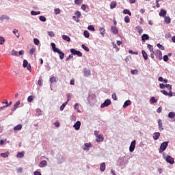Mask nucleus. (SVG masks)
Here are the masks:
<instances>
[{"label":"nucleus","mask_w":175,"mask_h":175,"mask_svg":"<svg viewBox=\"0 0 175 175\" xmlns=\"http://www.w3.org/2000/svg\"><path fill=\"white\" fill-rule=\"evenodd\" d=\"M163 158H164L167 163H170V165H174V159L172 157V156H166L165 153H163Z\"/></svg>","instance_id":"f257e3e1"},{"label":"nucleus","mask_w":175,"mask_h":175,"mask_svg":"<svg viewBox=\"0 0 175 175\" xmlns=\"http://www.w3.org/2000/svg\"><path fill=\"white\" fill-rule=\"evenodd\" d=\"M117 163L118 166H125L128 163V161L125 160V157H122L118 159Z\"/></svg>","instance_id":"f03ea898"},{"label":"nucleus","mask_w":175,"mask_h":175,"mask_svg":"<svg viewBox=\"0 0 175 175\" xmlns=\"http://www.w3.org/2000/svg\"><path fill=\"white\" fill-rule=\"evenodd\" d=\"M167 146H169V142H163L162 144H161L160 146V149H159V153L162 154V152H163V151H165V150H166V148H167Z\"/></svg>","instance_id":"7ed1b4c3"},{"label":"nucleus","mask_w":175,"mask_h":175,"mask_svg":"<svg viewBox=\"0 0 175 175\" xmlns=\"http://www.w3.org/2000/svg\"><path fill=\"white\" fill-rule=\"evenodd\" d=\"M111 105V100H110V99H107L101 104L100 107L101 109H103L104 107H107V106H110Z\"/></svg>","instance_id":"20e7f679"},{"label":"nucleus","mask_w":175,"mask_h":175,"mask_svg":"<svg viewBox=\"0 0 175 175\" xmlns=\"http://www.w3.org/2000/svg\"><path fill=\"white\" fill-rule=\"evenodd\" d=\"M136 148V140H133L129 147L130 152H133L135 151V148Z\"/></svg>","instance_id":"39448f33"},{"label":"nucleus","mask_w":175,"mask_h":175,"mask_svg":"<svg viewBox=\"0 0 175 175\" xmlns=\"http://www.w3.org/2000/svg\"><path fill=\"white\" fill-rule=\"evenodd\" d=\"M83 76L85 77H90L91 76V70L88 69L87 68H83Z\"/></svg>","instance_id":"423d86ee"},{"label":"nucleus","mask_w":175,"mask_h":175,"mask_svg":"<svg viewBox=\"0 0 175 175\" xmlns=\"http://www.w3.org/2000/svg\"><path fill=\"white\" fill-rule=\"evenodd\" d=\"M154 55H156L157 58H158V59H159V61H161V59H162V51H161L160 50H157L155 52Z\"/></svg>","instance_id":"0eeeda50"},{"label":"nucleus","mask_w":175,"mask_h":175,"mask_svg":"<svg viewBox=\"0 0 175 175\" xmlns=\"http://www.w3.org/2000/svg\"><path fill=\"white\" fill-rule=\"evenodd\" d=\"M23 68H27V70H31V64L28 65V61L26 59L23 60Z\"/></svg>","instance_id":"6e6552de"},{"label":"nucleus","mask_w":175,"mask_h":175,"mask_svg":"<svg viewBox=\"0 0 175 175\" xmlns=\"http://www.w3.org/2000/svg\"><path fill=\"white\" fill-rule=\"evenodd\" d=\"M148 39H150V36H148V34H143L142 36V43L143 44H144V43L146 42V40H148Z\"/></svg>","instance_id":"1a4fd4ad"},{"label":"nucleus","mask_w":175,"mask_h":175,"mask_svg":"<svg viewBox=\"0 0 175 175\" xmlns=\"http://www.w3.org/2000/svg\"><path fill=\"white\" fill-rule=\"evenodd\" d=\"M80 126H81V122L80 121H77L73 125V128H75V131H79V129H80Z\"/></svg>","instance_id":"9d476101"},{"label":"nucleus","mask_w":175,"mask_h":175,"mask_svg":"<svg viewBox=\"0 0 175 175\" xmlns=\"http://www.w3.org/2000/svg\"><path fill=\"white\" fill-rule=\"evenodd\" d=\"M90 147H91V143H85L84 146L82 147V148L83 150H84V151H89Z\"/></svg>","instance_id":"9b49d317"},{"label":"nucleus","mask_w":175,"mask_h":175,"mask_svg":"<svg viewBox=\"0 0 175 175\" xmlns=\"http://www.w3.org/2000/svg\"><path fill=\"white\" fill-rule=\"evenodd\" d=\"M111 32H112V33H114V35H117V33H118V29L116 26H111Z\"/></svg>","instance_id":"f8f14e48"},{"label":"nucleus","mask_w":175,"mask_h":175,"mask_svg":"<svg viewBox=\"0 0 175 175\" xmlns=\"http://www.w3.org/2000/svg\"><path fill=\"white\" fill-rule=\"evenodd\" d=\"M158 126L160 132H162V131H163V125L162 124V120L161 119L158 120Z\"/></svg>","instance_id":"ddd939ff"},{"label":"nucleus","mask_w":175,"mask_h":175,"mask_svg":"<svg viewBox=\"0 0 175 175\" xmlns=\"http://www.w3.org/2000/svg\"><path fill=\"white\" fill-rule=\"evenodd\" d=\"M39 167H46L47 166V161L46 160L42 161L39 164H38Z\"/></svg>","instance_id":"4468645a"},{"label":"nucleus","mask_w":175,"mask_h":175,"mask_svg":"<svg viewBox=\"0 0 175 175\" xmlns=\"http://www.w3.org/2000/svg\"><path fill=\"white\" fill-rule=\"evenodd\" d=\"M49 81L51 83V84H55L58 81V78L56 77H52L50 78Z\"/></svg>","instance_id":"2eb2a0df"},{"label":"nucleus","mask_w":175,"mask_h":175,"mask_svg":"<svg viewBox=\"0 0 175 175\" xmlns=\"http://www.w3.org/2000/svg\"><path fill=\"white\" fill-rule=\"evenodd\" d=\"M18 106H20V100H18L14 105V107L11 109L12 111H16L17 109L18 108Z\"/></svg>","instance_id":"dca6fc26"},{"label":"nucleus","mask_w":175,"mask_h":175,"mask_svg":"<svg viewBox=\"0 0 175 175\" xmlns=\"http://www.w3.org/2000/svg\"><path fill=\"white\" fill-rule=\"evenodd\" d=\"M142 57H144V59L145 61H147L148 59V55L147 54V53L146 52V51L142 50Z\"/></svg>","instance_id":"f3484780"},{"label":"nucleus","mask_w":175,"mask_h":175,"mask_svg":"<svg viewBox=\"0 0 175 175\" xmlns=\"http://www.w3.org/2000/svg\"><path fill=\"white\" fill-rule=\"evenodd\" d=\"M159 136H161V133L156 132L153 133V140H158L159 139Z\"/></svg>","instance_id":"a211bd4d"},{"label":"nucleus","mask_w":175,"mask_h":175,"mask_svg":"<svg viewBox=\"0 0 175 175\" xmlns=\"http://www.w3.org/2000/svg\"><path fill=\"white\" fill-rule=\"evenodd\" d=\"M131 103H132V102L131 101V100H126L123 105V109L128 107V106L131 105Z\"/></svg>","instance_id":"6ab92c4d"},{"label":"nucleus","mask_w":175,"mask_h":175,"mask_svg":"<svg viewBox=\"0 0 175 175\" xmlns=\"http://www.w3.org/2000/svg\"><path fill=\"white\" fill-rule=\"evenodd\" d=\"M1 21H3V20L9 21L10 20V17L8 15H2L0 16Z\"/></svg>","instance_id":"aec40b11"},{"label":"nucleus","mask_w":175,"mask_h":175,"mask_svg":"<svg viewBox=\"0 0 175 175\" xmlns=\"http://www.w3.org/2000/svg\"><path fill=\"white\" fill-rule=\"evenodd\" d=\"M56 53H58L59 55V59H64V57H65V53L64 52L61 51V50H58Z\"/></svg>","instance_id":"412c9836"},{"label":"nucleus","mask_w":175,"mask_h":175,"mask_svg":"<svg viewBox=\"0 0 175 175\" xmlns=\"http://www.w3.org/2000/svg\"><path fill=\"white\" fill-rule=\"evenodd\" d=\"M103 140H104L103 135H100L98 137H96L97 143H100V142H103Z\"/></svg>","instance_id":"4be33fe9"},{"label":"nucleus","mask_w":175,"mask_h":175,"mask_svg":"<svg viewBox=\"0 0 175 175\" xmlns=\"http://www.w3.org/2000/svg\"><path fill=\"white\" fill-rule=\"evenodd\" d=\"M100 172H105L106 170V163H102L100 165Z\"/></svg>","instance_id":"5701e85b"},{"label":"nucleus","mask_w":175,"mask_h":175,"mask_svg":"<svg viewBox=\"0 0 175 175\" xmlns=\"http://www.w3.org/2000/svg\"><path fill=\"white\" fill-rule=\"evenodd\" d=\"M51 46H52L54 53H57L59 50V49L55 47V43L54 42H51Z\"/></svg>","instance_id":"b1692460"},{"label":"nucleus","mask_w":175,"mask_h":175,"mask_svg":"<svg viewBox=\"0 0 175 175\" xmlns=\"http://www.w3.org/2000/svg\"><path fill=\"white\" fill-rule=\"evenodd\" d=\"M166 10L162 9L161 11H160V13H159V16L161 17H166Z\"/></svg>","instance_id":"393cba45"},{"label":"nucleus","mask_w":175,"mask_h":175,"mask_svg":"<svg viewBox=\"0 0 175 175\" xmlns=\"http://www.w3.org/2000/svg\"><path fill=\"white\" fill-rule=\"evenodd\" d=\"M23 125L21 124H18L14 128V131H21Z\"/></svg>","instance_id":"a878e982"},{"label":"nucleus","mask_w":175,"mask_h":175,"mask_svg":"<svg viewBox=\"0 0 175 175\" xmlns=\"http://www.w3.org/2000/svg\"><path fill=\"white\" fill-rule=\"evenodd\" d=\"M24 152H19L16 154V158H24Z\"/></svg>","instance_id":"bb28decb"},{"label":"nucleus","mask_w":175,"mask_h":175,"mask_svg":"<svg viewBox=\"0 0 175 175\" xmlns=\"http://www.w3.org/2000/svg\"><path fill=\"white\" fill-rule=\"evenodd\" d=\"M62 39L64 40H66V42H70V38L66 35H63L62 36Z\"/></svg>","instance_id":"cd10ccee"},{"label":"nucleus","mask_w":175,"mask_h":175,"mask_svg":"<svg viewBox=\"0 0 175 175\" xmlns=\"http://www.w3.org/2000/svg\"><path fill=\"white\" fill-rule=\"evenodd\" d=\"M164 21H165V23H166V24H170V21H172V20L170 19V17L169 16H165Z\"/></svg>","instance_id":"c85d7f7f"},{"label":"nucleus","mask_w":175,"mask_h":175,"mask_svg":"<svg viewBox=\"0 0 175 175\" xmlns=\"http://www.w3.org/2000/svg\"><path fill=\"white\" fill-rule=\"evenodd\" d=\"M75 15H76L77 17V19L75 20V21H77V22L79 23V18H80V16H81V12H80V11H77V12H75Z\"/></svg>","instance_id":"c756f323"},{"label":"nucleus","mask_w":175,"mask_h":175,"mask_svg":"<svg viewBox=\"0 0 175 175\" xmlns=\"http://www.w3.org/2000/svg\"><path fill=\"white\" fill-rule=\"evenodd\" d=\"M66 105H68V101L64 103L62 105V106L60 107V109H59L60 111H63V110H64V109H65Z\"/></svg>","instance_id":"7c9ffc66"},{"label":"nucleus","mask_w":175,"mask_h":175,"mask_svg":"<svg viewBox=\"0 0 175 175\" xmlns=\"http://www.w3.org/2000/svg\"><path fill=\"white\" fill-rule=\"evenodd\" d=\"M135 28L138 33H143V29L140 26H137Z\"/></svg>","instance_id":"2f4dec72"},{"label":"nucleus","mask_w":175,"mask_h":175,"mask_svg":"<svg viewBox=\"0 0 175 175\" xmlns=\"http://www.w3.org/2000/svg\"><path fill=\"white\" fill-rule=\"evenodd\" d=\"M123 13H124V14H129V16H132V13L128 9L123 10Z\"/></svg>","instance_id":"473e14b6"},{"label":"nucleus","mask_w":175,"mask_h":175,"mask_svg":"<svg viewBox=\"0 0 175 175\" xmlns=\"http://www.w3.org/2000/svg\"><path fill=\"white\" fill-rule=\"evenodd\" d=\"M147 47L150 53H152V51H154V47L152 46V45L148 44Z\"/></svg>","instance_id":"72a5a7b5"},{"label":"nucleus","mask_w":175,"mask_h":175,"mask_svg":"<svg viewBox=\"0 0 175 175\" xmlns=\"http://www.w3.org/2000/svg\"><path fill=\"white\" fill-rule=\"evenodd\" d=\"M168 117H169V118H171V119L175 118V113L174 112H170L168 113Z\"/></svg>","instance_id":"f704fd0d"},{"label":"nucleus","mask_w":175,"mask_h":175,"mask_svg":"<svg viewBox=\"0 0 175 175\" xmlns=\"http://www.w3.org/2000/svg\"><path fill=\"white\" fill-rule=\"evenodd\" d=\"M83 36H85V38H87L88 39V38H90V32H88V31L85 30L83 31Z\"/></svg>","instance_id":"c9c22d12"},{"label":"nucleus","mask_w":175,"mask_h":175,"mask_svg":"<svg viewBox=\"0 0 175 175\" xmlns=\"http://www.w3.org/2000/svg\"><path fill=\"white\" fill-rule=\"evenodd\" d=\"M0 157H1L2 158H8V157H9V153L8 152L1 153Z\"/></svg>","instance_id":"e433bc0d"},{"label":"nucleus","mask_w":175,"mask_h":175,"mask_svg":"<svg viewBox=\"0 0 175 175\" xmlns=\"http://www.w3.org/2000/svg\"><path fill=\"white\" fill-rule=\"evenodd\" d=\"M88 29L89 31H95V27H94V25H89V26L88 27Z\"/></svg>","instance_id":"4c0bfd02"},{"label":"nucleus","mask_w":175,"mask_h":175,"mask_svg":"<svg viewBox=\"0 0 175 175\" xmlns=\"http://www.w3.org/2000/svg\"><path fill=\"white\" fill-rule=\"evenodd\" d=\"M70 51L72 55H76L77 53V50L75 49H71Z\"/></svg>","instance_id":"58836bf2"},{"label":"nucleus","mask_w":175,"mask_h":175,"mask_svg":"<svg viewBox=\"0 0 175 175\" xmlns=\"http://www.w3.org/2000/svg\"><path fill=\"white\" fill-rule=\"evenodd\" d=\"M150 100L151 103H157V102H158V100H157V98H155L154 96L151 97Z\"/></svg>","instance_id":"ea45409f"},{"label":"nucleus","mask_w":175,"mask_h":175,"mask_svg":"<svg viewBox=\"0 0 175 175\" xmlns=\"http://www.w3.org/2000/svg\"><path fill=\"white\" fill-rule=\"evenodd\" d=\"M64 162H65V157H64V156H62L58 161V163H64Z\"/></svg>","instance_id":"a19ab883"},{"label":"nucleus","mask_w":175,"mask_h":175,"mask_svg":"<svg viewBox=\"0 0 175 175\" xmlns=\"http://www.w3.org/2000/svg\"><path fill=\"white\" fill-rule=\"evenodd\" d=\"M117 6V3L116 2H111L110 4V8L111 9H114Z\"/></svg>","instance_id":"79ce46f5"},{"label":"nucleus","mask_w":175,"mask_h":175,"mask_svg":"<svg viewBox=\"0 0 175 175\" xmlns=\"http://www.w3.org/2000/svg\"><path fill=\"white\" fill-rule=\"evenodd\" d=\"M82 49H83V50H85V51H90V48H88V46H85V44H82L81 46Z\"/></svg>","instance_id":"37998d69"},{"label":"nucleus","mask_w":175,"mask_h":175,"mask_svg":"<svg viewBox=\"0 0 175 175\" xmlns=\"http://www.w3.org/2000/svg\"><path fill=\"white\" fill-rule=\"evenodd\" d=\"M33 42L36 44V46H39V43H40V41H39V39L38 38H34Z\"/></svg>","instance_id":"c03bdc74"},{"label":"nucleus","mask_w":175,"mask_h":175,"mask_svg":"<svg viewBox=\"0 0 175 175\" xmlns=\"http://www.w3.org/2000/svg\"><path fill=\"white\" fill-rule=\"evenodd\" d=\"M11 55H15V57H18V52H17L14 50H12V52H11Z\"/></svg>","instance_id":"a18cd8bd"},{"label":"nucleus","mask_w":175,"mask_h":175,"mask_svg":"<svg viewBox=\"0 0 175 175\" xmlns=\"http://www.w3.org/2000/svg\"><path fill=\"white\" fill-rule=\"evenodd\" d=\"M13 33L16 35V38H20V33H18V30H14Z\"/></svg>","instance_id":"49530a36"},{"label":"nucleus","mask_w":175,"mask_h":175,"mask_svg":"<svg viewBox=\"0 0 175 175\" xmlns=\"http://www.w3.org/2000/svg\"><path fill=\"white\" fill-rule=\"evenodd\" d=\"M129 54H134L135 55H139V52L133 51L132 50L129 51Z\"/></svg>","instance_id":"de8ad7c7"},{"label":"nucleus","mask_w":175,"mask_h":175,"mask_svg":"<svg viewBox=\"0 0 175 175\" xmlns=\"http://www.w3.org/2000/svg\"><path fill=\"white\" fill-rule=\"evenodd\" d=\"M75 5H81L83 3V0H75Z\"/></svg>","instance_id":"09e8293b"},{"label":"nucleus","mask_w":175,"mask_h":175,"mask_svg":"<svg viewBox=\"0 0 175 175\" xmlns=\"http://www.w3.org/2000/svg\"><path fill=\"white\" fill-rule=\"evenodd\" d=\"M39 20L40 21H42V23H46V17H44V16H40L39 17Z\"/></svg>","instance_id":"8fccbe9b"},{"label":"nucleus","mask_w":175,"mask_h":175,"mask_svg":"<svg viewBox=\"0 0 175 175\" xmlns=\"http://www.w3.org/2000/svg\"><path fill=\"white\" fill-rule=\"evenodd\" d=\"M88 5H85V4H83L81 7V9H82V10L85 11V9H88Z\"/></svg>","instance_id":"3c124183"},{"label":"nucleus","mask_w":175,"mask_h":175,"mask_svg":"<svg viewBox=\"0 0 175 175\" xmlns=\"http://www.w3.org/2000/svg\"><path fill=\"white\" fill-rule=\"evenodd\" d=\"M48 35L51 38H54V36H55V34H54L53 31H48Z\"/></svg>","instance_id":"603ef678"},{"label":"nucleus","mask_w":175,"mask_h":175,"mask_svg":"<svg viewBox=\"0 0 175 175\" xmlns=\"http://www.w3.org/2000/svg\"><path fill=\"white\" fill-rule=\"evenodd\" d=\"M124 21H125V23H130L131 18H129V16H126L124 17Z\"/></svg>","instance_id":"864d4df0"},{"label":"nucleus","mask_w":175,"mask_h":175,"mask_svg":"<svg viewBox=\"0 0 175 175\" xmlns=\"http://www.w3.org/2000/svg\"><path fill=\"white\" fill-rule=\"evenodd\" d=\"M163 61H164L165 62H167L169 61V56L167 55H164V56H163Z\"/></svg>","instance_id":"5fc2aeb1"},{"label":"nucleus","mask_w":175,"mask_h":175,"mask_svg":"<svg viewBox=\"0 0 175 175\" xmlns=\"http://www.w3.org/2000/svg\"><path fill=\"white\" fill-rule=\"evenodd\" d=\"M100 33L102 36L105 35V28H100Z\"/></svg>","instance_id":"6e6d98bb"},{"label":"nucleus","mask_w":175,"mask_h":175,"mask_svg":"<svg viewBox=\"0 0 175 175\" xmlns=\"http://www.w3.org/2000/svg\"><path fill=\"white\" fill-rule=\"evenodd\" d=\"M32 100H33V96H29L27 97L28 102H32Z\"/></svg>","instance_id":"4d7b16f0"},{"label":"nucleus","mask_w":175,"mask_h":175,"mask_svg":"<svg viewBox=\"0 0 175 175\" xmlns=\"http://www.w3.org/2000/svg\"><path fill=\"white\" fill-rule=\"evenodd\" d=\"M157 47L160 49V50H165V47L162 46V44L158 43Z\"/></svg>","instance_id":"13d9d810"},{"label":"nucleus","mask_w":175,"mask_h":175,"mask_svg":"<svg viewBox=\"0 0 175 175\" xmlns=\"http://www.w3.org/2000/svg\"><path fill=\"white\" fill-rule=\"evenodd\" d=\"M5 43V38L3 37H0V44H3Z\"/></svg>","instance_id":"bf43d9fd"},{"label":"nucleus","mask_w":175,"mask_h":175,"mask_svg":"<svg viewBox=\"0 0 175 175\" xmlns=\"http://www.w3.org/2000/svg\"><path fill=\"white\" fill-rule=\"evenodd\" d=\"M165 88H167L169 91H172V85L166 84Z\"/></svg>","instance_id":"052dcab7"},{"label":"nucleus","mask_w":175,"mask_h":175,"mask_svg":"<svg viewBox=\"0 0 175 175\" xmlns=\"http://www.w3.org/2000/svg\"><path fill=\"white\" fill-rule=\"evenodd\" d=\"M61 13V10L59 9H55V14H59Z\"/></svg>","instance_id":"680f3d73"},{"label":"nucleus","mask_w":175,"mask_h":175,"mask_svg":"<svg viewBox=\"0 0 175 175\" xmlns=\"http://www.w3.org/2000/svg\"><path fill=\"white\" fill-rule=\"evenodd\" d=\"M79 104L75 103V105H74L75 110H79Z\"/></svg>","instance_id":"e2e57ef3"},{"label":"nucleus","mask_w":175,"mask_h":175,"mask_svg":"<svg viewBox=\"0 0 175 175\" xmlns=\"http://www.w3.org/2000/svg\"><path fill=\"white\" fill-rule=\"evenodd\" d=\"M35 51H36V50L35 49V48H31L29 51V54H33V53H35Z\"/></svg>","instance_id":"0e129e2a"},{"label":"nucleus","mask_w":175,"mask_h":175,"mask_svg":"<svg viewBox=\"0 0 175 175\" xmlns=\"http://www.w3.org/2000/svg\"><path fill=\"white\" fill-rule=\"evenodd\" d=\"M78 57H83V53L80 52V51H77V55Z\"/></svg>","instance_id":"69168bd1"},{"label":"nucleus","mask_w":175,"mask_h":175,"mask_svg":"<svg viewBox=\"0 0 175 175\" xmlns=\"http://www.w3.org/2000/svg\"><path fill=\"white\" fill-rule=\"evenodd\" d=\"M131 75H137V70H131Z\"/></svg>","instance_id":"338daca9"},{"label":"nucleus","mask_w":175,"mask_h":175,"mask_svg":"<svg viewBox=\"0 0 175 175\" xmlns=\"http://www.w3.org/2000/svg\"><path fill=\"white\" fill-rule=\"evenodd\" d=\"M34 175H42V173H40V172H39V171H35Z\"/></svg>","instance_id":"774afa93"}]
</instances>
